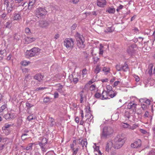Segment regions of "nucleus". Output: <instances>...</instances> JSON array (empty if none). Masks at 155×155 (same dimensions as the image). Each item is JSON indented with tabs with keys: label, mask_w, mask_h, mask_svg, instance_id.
I'll return each instance as SVG.
<instances>
[{
	"label": "nucleus",
	"mask_w": 155,
	"mask_h": 155,
	"mask_svg": "<svg viewBox=\"0 0 155 155\" xmlns=\"http://www.w3.org/2000/svg\"><path fill=\"white\" fill-rule=\"evenodd\" d=\"M113 147L114 149H118L120 148L125 143V140L120 135H117L113 141Z\"/></svg>",
	"instance_id": "1"
},
{
	"label": "nucleus",
	"mask_w": 155,
	"mask_h": 155,
	"mask_svg": "<svg viewBox=\"0 0 155 155\" xmlns=\"http://www.w3.org/2000/svg\"><path fill=\"white\" fill-rule=\"evenodd\" d=\"M114 130L110 127H105L103 129L101 134L102 138H106L109 137L113 133Z\"/></svg>",
	"instance_id": "2"
},
{
	"label": "nucleus",
	"mask_w": 155,
	"mask_h": 155,
	"mask_svg": "<svg viewBox=\"0 0 155 155\" xmlns=\"http://www.w3.org/2000/svg\"><path fill=\"white\" fill-rule=\"evenodd\" d=\"M76 38L77 42V46L80 48H84L85 45L84 44V39L83 36L79 33H77L76 35Z\"/></svg>",
	"instance_id": "3"
},
{
	"label": "nucleus",
	"mask_w": 155,
	"mask_h": 155,
	"mask_svg": "<svg viewBox=\"0 0 155 155\" xmlns=\"http://www.w3.org/2000/svg\"><path fill=\"white\" fill-rule=\"evenodd\" d=\"M4 4L6 5L8 13H10L14 8V2L12 0H4Z\"/></svg>",
	"instance_id": "4"
},
{
	"label": "nucleus",
	"mask_w": 155,
	"mask_h": 155,
	"mask_svg": "<svg viewBox=\"0 0 155 155\" xmlns=\"http://www.w3.org/2000/svg\"><path fill=\"white\" fill-rule=\"evenodd\" d=\"M47 11L43 8L39 7L35 11V16L38 18H41L47 14Z\"/></svg>",
	"instance_id": "5"
},
{
	"label": "nucleus",
	"mask_w": 155,
	"mask_h": 155,
	"mask_svg": "<svg viewBox=\"0 0 155 155\" xmlns=\"http://www.w3.org/2000/svg\"><path fill=\"white\" fill-rule=\"evenodd\" d=\"M41 50L38 48L34 47L28 51V54L30 57L35 56L39 54Z\"/></svg>",
	"instance_id": "6"
},
{
	"label": "nucleus",
	"mask_w": 155,
	"mask_h": 155,
	"mask_svg": "<svg viewBox=\"0 0 155 155\" xmlns=\"http://www.w3.org/2000/svg\"><path fill=\"white\" fill-rule=\"evenodd\" d=\"M64 45L68 49L72 48L74 45V41L71 38H68L64 41Z\"/></svg>",
	"instance_id": "7"
},
{
	"label": "nucleus",
	"mask_w": 155,
	"mask_h": 155,
	"mask_svg": "<svg viewBox=\"0 0 155 155\" xmlns=\"http://www.w3.org/2000/svg\"><path fill=\"white\" fill-rule=\"evenodd\" d=\"M48 21H46L42 20L39 22V25L40 27L45 28H47L49 25Z\"/></svg>",
	"instance_id": "8"
},
{
	"label": "nucleus",
	"mask_w": 155,
	"mask_h": 155,
	"mask_svg": "<svg viewBox=\"0 0 155 155\" xmlns=\"http://www.w3.org/2000/svg\"><path fill=\"white\" fill-rule=\"evenodd\" d=\"M141 142L140 139H137L133 143L131 144L132 147L134 148H137L140 147L141 146Z\"/></svg>",
	"instance_id": "9"
},
{
	"label": "nucleus",
	"mask_w": 155,
	"mask_h": 155,
	"mask_svg": "<svg viewBox=\"0 0 155 155\" xmlns=\"http://www.w3.org/2000/svg\"><path fill=\"white\" fill-rule=\"evenodd\" d=\"M136 47V46L135 44L132 45L130 46L127 50V53L130 55L133 54L135 52V50L134 48Z\"/></svg>",
	"instance_id": "10"
},
{
	"label": "nucleus",
	"mask_w": 155,
	"mask_h": 155,
	"mask_svg": "<svg viewBox=\"0 0 155 155\" xmlns=\"http://www.w3.org/2000/svg\"><path fill=\"white\" fill-rule=\"evenodd\" d=\"M36 40L35 38L31 37H26L24 39L25 44H28L31 43Z\"/></svg>",
	"instance_id": "11"
},
{
	"label": "nucleus",
	"mask_w": 155,
	"mask_h": 155,
	"mask_svg": "<svg viewBox=\"0 0 155 155\" xmlns=\"http://www.w3.org/2000/svg\"><path fill=\"white\" fill-rule=\"evenodd\" d=\"M137 105L136 104L130 102L127 105V108L128 109L132 110L133 112H135Z\"/></svg>",
	"instance_id": "12"
},
{
	"label": "nucleus",
	"mask_w": 155,
	"mask_h": 155,
	"mask_svg": "<svg viewBox=\"0 0 155 155\" xmlns=\"http://www.w3.org/2000/svg\"><path fill=\"white\" fill-rule=\"evenodd\" d=\"M97 5L100 7H104L106 5V0H97Z\"/></svg>",
	"instance_id": "13"
},
{
	"label": "nucleus",
	"mask_w": 155,
	"mask_h": 155,
	"mask_svg": "<svg viewBox=\"0 0 155 155\" xmlns=\"http://www.w3.org/2000/svg\"><path fill=\"white\" fill-rule=\"evenodd\" d=\"M113 147V143L111 141H108L107 143L106 147V150L109 152L110 150L111 149L112 147Z\"/></svg>",
	"instance_id": "14"
},
{
	"label": "nucleus",
	"mask_w": 155,
	"mask_h": 155,
	"mask_svg": "<svg viewBox=\"0 0 155 155\" xmlns=\"http://www.w3.org/2000/svg\"><path fill=\"white\" fill-rule=\"evenodd\" d=\"M44 76L40 74H35L34 77V79L37 80L38 81H41L43 79Z\"/></svg>",
	"instance_id": "15"
},
{
	"label": "nucleus",
	"mask_w": 155,
	"mask_h": 155,
	"mask_svg": "<svg viewBox=\"0 0 155 155\" xmlns=\"http://www.w3.org/2000/svg\"><path fill=\"white\" fill-rule=\"evenodd\" d=\"M11 140L8 138H4L2 140V143H3L5 146L11 143Z\"/></svg>",
	"instance_id": "16"
},
{
	"label": "nucleus",
	"mask_w": 155,
	"mask_h": 155,
	"mask_svg": "<svg viewBox=\"0 0 155 155\" xmlns=\"http://www.w3.org/2000/svg\"><path fill=\"white\" fill-rule=\"evenodd\" d=\"M109 92L107 91H103L102 94V99H106L108 98V96H109Z\"/></svg>",
	"instance_id": "17"
},
{
	"label": "nucleus",
	"mask_w": 155,
	"mask_h": 155,
	"mask_svg": "<svg viewBox=\"0 0 155 155\" xmlns=\"http://www.w3.org/2000/svg\"><path fill=\"white\" fill-rule=\"evenodd\" d=\"M153 65L152 64H150L149 65L148 70V74L150 75H152L153 73Z\"/></svg>",
	"instance_id": "18"
},
{
	"label": "nucleus",
	"mask_w": 155,
	"mask_h": 155,
	"mask_svg": "<svg viewBox=\"0 0 155 155\" xmlns=\"http://www.w3.org/2000/svg\"><path fill=\"white\" fill-rule=\"evenodd\" d=\"M52 99L51 98L47 97L44 98L43 99V102L45 104H49L51 102V100H52Z\"/></svg>",
	"instance_id": "19"
},
{
	"label": "nucleus",
	"mask_w": 155,
	"mask_h": 155,
	"mask_svg": "<svg viewBox=\"0 0 155 155\" xmlns=\"http://www.w3.org/2000/svg\"><path fill=\"white\" fill-rule=\"evenodd\" d=\"M48 122V124L51 127H52L54 124V119L52 117L49 118Z\"/></svg>",
	"instance_id": "20"
},
{
	"label": "nucleus",
	"mask_w": 155,
	"mask_h": 155,
	"mask_svg": "<svg viewBox=\"0 0 155 155\" xmlns=\"http://www.w3.org/2000/svg\"><path fill=\"white\" fill-rule=\"evenodd\" d=\"M35 2V0H30L28 5V8L29 9L32 8V7L34 5Z\"/></svg>",
	"instance_id": "21"
},
{
	"label": "nucleus",
	"mask_w": 155,
	"mask_h": 155,
	"mask_svg": "<svg viewBox=\"0 0 155 155\" xmlns=\"http://www.w3.org/2000/svg\"><path fill=\"white\" fill-rule=\"evenodd\" d=\"M47 142V140L46 138H43L41 140V142H39L38 144L39 145H43L45 146Z\"/></svg>",
	"instance_id": "22"
},
{
	"label": "nucleus",
	"mask_w": 155,
	"mask_h": 155,
	"mask_svg": "<svg viewBox=\"0 0 155 155\" xmlns=\"http://www.w3.org/2000/svg\"><path fill=\"white\" fill-rule=\"evenodd\" d=\"M106 11L109 13L113 14L115 12V9L114 8L109 7L107 9Z\"/></svg>",
	"instance_id": "23"
},
{
	"label": "nucleus",
	"mask_w": 155,
	"mask_h": 155,
	"mask_svg": "<svg viewBox=\"0 0 155 155\" xmlns=\"http://www.w3.org/2000/svg\"><path fill=\"white\" fill-rule=\"evenodd\" d=\"M13 124H5L4 126L3 127L2 129L3 130H6L9 127L13 126Z\"/></svg>",
	"instance_id": "24"
},
{
	"label": "nucleus",
	"mask_w": 155,
	"mask_h": 155,
	"mask_svg": "<svg viewBox=\"0 0 155 155\" xmlns=\"http://www.w3.org/2000/svg\"><path fill=\"white\" fill-rule=\"evenodd\" d=\"M117 94L116 91H113L112 92H110L109 94V96L111 98H112L115 97Z\"/></svg>",
	"instance_id": "25"
},
{
	"label": "nucleus",
	"mask_w": 155,
	"mask_h": 155,
	"mask_svg": "<svg viewBox=\"0 0 155 155\" xmlns=\"http://www.w3.org/2000/svg\"><path fill=\"white\" fill-rule=\"evenodd\" d=\"M128 70V65L125 64L124 65H122V70L124 71H127Z\"/></svg>",
	"instance_id": "26"
},
{
	"label": "nucleus",
	"mask_w": 155,
	"mask_h": 155,
	"mask_svg": "<svg viewBox=\"0 0 155 155\" xmlns=\"http://www.w3.org/2000/svg\"><path fill=\"white\" fill-rule=\"evenodd\" d=\"M23 1V0H15V2L16 3H19L18 6L21 5L23 7L26 4V3L24 2H23V3H21V2L22 1Z\"/></svg>",
	"instance_id": "27"
},
{
	"label": "nucleus",
	"mask_w": 155,
	"mask_h": 155,
	"mask_svg": "<svg viewBox=\"0 0 155 155\" xmlns=\"http://www.w3.org/2000/svg\"><path fill=\"white\" fill-rule=\"evenodd\" d=\"M21 18V16L19 13L15 14L14 15V20H19Z\"/></svg>",
	"instance_id": "28"
},
{
	"label": "nucleus",
	"mask_w": 155,
	"mask_h": 155,
	"mask_svg": "<svg viewBox=\"0 0 155 155\" xmlns=\"http://www.w3.org/2000/svg\"><path fill=\"white\" fill-rule=\"evenodd\" d=\"M76 140H74L73 141L72 144L70 145L71 148L72 150H74V145H76Z\"/></svg>",
	"instance_id": "29"
},
{
	"label": "nucleus",
	"mask_w": 155,
	"mask_h": 155,
	"mask_svg": "<svg viewBox=\"0 0 155 155\" xmlns=\"http://www.w3.org/2000/svg\"><path fill=\"white\" fill-rule=\"evenodd\" d=\"M14 39L16 41L19 40L21 38L20 35L18 34H15L14 36Z\"/></svg>",
	"instance_id": "30"
},
{
	"label": "nucleus",
	"mask_w": 155,
	"mask_h": 155,
	"mask_svg": "<svg viewBox=\"0 0 155 155\" xmlns=\"http://www.w3.org/2000/svg\"><path fill=\"white\" fill-rule=\"evenodd\" d=\"M100 46L99 48V54L100 55H102L103 53V46H102L101 44L100 45Z\"/></svg>",
	"instance_id": "31"
},
{
	"label": "nucleus",
	"mask_w": 155,
	"mask_h": 155,
	"mask_svg": "<svg viewBox=\"0 0 155 155\" xmlns=\"http://www.w3.org/2000/svg\"><path fill=\"white\" fill-rule=\"evenodd\" d=\"M122 126L124 128H128L129 129L130 125L127 123H123L121 124Z\"/></svg>",
	"instance_id": "32"
},
{
	"label": "nucleus",
	"mask_w": 155,
	"mask_h": 155,
	"mask_svg": "<svg viewBox=\"0 0 155 155\" xmlns=\"http://www.w3.org/2000/svg\"><path fill=\"white\" fill-rule=\"evenodd\" d=\"M32 144H33L31 143L29 144L28 146L26 148L24 149V150H31L32 147Z\"/></svg>",
	"instance_id": "33"
},
{
	"label": "nucleus",
	"mask_w": 155,
	"mask_h": 155,
	"mask_svg": "<svg viewBox=\"0 0 155 155\" xmlns=\"http://www.w3.org/2000/svg\"><path fill=\"white\" fill-rule=\"evenodd\" d=\"M106 88L107 89V91L108 92H109V93H110V92H112V87L111 86H110V85H108L107 86H106Z\"/></svg>",
	"instance_id": "34"
},
{
	"label": "nucleus",
	"mask_w": 155,
	"mask_h": 155,
	"mask_svg": "<svg viewBox=\"0 0 155 155\" xmlns=\"http://www.w3.org/2000/svg\"><path fill=\"white\" fill-rule=\"evenodd\" d=\"M116 68L118 71H120L122 70V65L120 64H117L116 65Z\"/></svg>",
	"instance_id": "35"
},
{
	"label": "nucleus",
	"mask_w": 155,
	"mask_h": 155,
	"mask_svg": "<svg viewBox=\"0 0 155 155\" xmlns=\"http://www.w3.org/2000/svg\"><path fill=\"white\" fill-rule=\"evenodd\" d=\"M100 70L101 67H100L99 65H98L96 66V68L94 72L96 73L97 74L100 71Z\"/></svg>",
	"instance_id": "36"
},
{
	"label": "nucleus",
	"mask_w": 155,
	"mask_h": 155,
	"mask_svg": "<svg viewBox=\"0 0 155 155\" xmlns=\"http://www.w3.org/2000/svg\"><path fill=\"white\" fill-rule=\"evenodd\" d=\"M138 127V125L134 124L132 126H130V125L129 129L132 130H134L137 128Z\"/></svg>",
	"instance_id": "37"
},
{
	"label": "nucleus",
	"mask_w": 155,
	"mask_h": 155,
	"mask_svg": "<svg viewBox=\"0 0 155 155\" xmlns=\"http://www.w3.org/2000/svg\"><path fill=\"white\" fill-rule=\"evenodd\" d=\"M30 63L29 61H24L21 62V64L22 65L26 66L28 65Z\"/></svg>",
	"instance_id": "38"
},
{
	"label": "nucleus",
	"mask_w": 155,
	"mask_h": 155,
	"mask_svg": "<svg viewBox=\"0 0 155 155\" xmlns=\"http://www.w3.org/2000/svg\"><path fill=\"white\" fill-rule=\"evenodd\" d=\"M112 31L111 27H108L104 31L106 33H110L112 32Z\"/></svg>",
	"instance_id": "39"
},
{
	"label": "nucleus",
	"mask_w": 155,
	"mask_h": 155,
	"mask_svg": "<svg viewBox=\"0 0 155 155\" xmlns=\"http://www.w3.org/2000/svg\"><path fill=\"white\" fill-rule=\"evenodd\" d=\"M148 106H147L145 104H141V108L143 110H146L148 107Z\"/></svg>",
	"instance_id": "40"
},
{
	"label": "nucleus",
	"mask_w": 155,
	"mask_h": 155,
	"mask_svg": "<svg viewBox=\"0 0 155 155\" xmlns=\"http://www.w3.org/2000/svg\"><path fill=\"white\" fill-rule=\"evenodd\" d=\"M5 26L6 28H11V23L9 22H7L5 24Z\"/></svg>",
	"instance_id": "41"
},
{
	"label": "nucleus",
	"mask_w": 155,
	"mask_h": 155,
	"mask_svg": "<svg viewBox=\"0 0 155 155\" xmlns=\"http://www.w3.org/2000/svg\"><path fill=\"white\" fill-rule=\"evenodd\" d=\"M110 69L109 68L106 67H104L103 69V71L107 73L109 72L110 71Z\"/></svg>",
	"instance_id": "42"
},
{
	"label": "nucleus",
	"mask_w": 155,
	"mask_h": 155,
	"mask_svg": "<svg viewBox=\"0 0 155 155\" xmlns=\"http://www.w3.org/2000/svg\"><path fill=\"white\" fill-rule=\"evenodd\" d=\"M79 148H77L76 149H74V150H72L73 151V153H72V155H76L77 152L78 151Z\"/></svg>",
	"instance_id": "43"
},
{
	"label": "nucleus",
	"mask_w": 155,
	"mask_h": 155,
	"mask_svg": "<svg viewBox=\"0 0 155 155\" xmlns=\"http://www.w3.org/2000/svg\"><path fill=\"white\" fill-rule=\"evenodd\" d=\"M95 87H96L95 85L94 84H93V85H91L90 86V88H89V89L90 90H91V91H93L95 90Z\"/></svg>",
	"instance_id": "44"
},
{
	"label": "nucleus",
	"mask_w": 155,
	"mask_h": 155,
	"mask_svg": "<svg viewBox=\"0 0 155 155\" xmlns=\"http://www.w3.org/2000/svg\"><path fill=\"white\" fill-rule=\"evenodd\" d=\"M31 78V77L29 75H26L25 77V79L24 80V81H27L29 79Z\"/></svg>",
	"instance_id": "45"
},
{
	"label": "nucleus",
	"mask_w": 155,
	"mask_h": 155,
	"mask_svg": "<svg viewBox=\"0 0 155 155\" xmlns=\"http://www.w3.org/2000/svg\"><path fill=\"white\" fill-rule=\"evenodd\" d=\"M87 139H84V142L82 145V147H83L84 145L86 147H87Z\"/></svg>",
	"instance_id": "46"
},
{
	"label": "nucleus",
	"mask_w": 155,
	"mask_h": 155,
	"mask_svg": "<svg viewBox=\"0 0 155 155\" xmlns=\"http://www.w3.org/2000/svg\"><path fill=\"white\" fill-rule=\"evenodd\" d=\"M83 77H84L87 74V70L86 69H84L82 71Z\"/></svg>",
	"instance_id": "47"
},
{
	"label": "nucleus",
	"mask_w": 155,
	"mask_h": 155,
	"mask_svg": "<svg viewBox=\"0 0 155 155\" xmlns=\"http://www.w3.org/2000/svg\"><path fill=\"white\" fill-rule=\"evenodd\" d=\"M94 96L96 98H98L101 97V94L99 93H97L95 94Z\"/></svg>",
	"instance_id": "48"
},
{
	"label": "nucleus",
	"mask_w": 155,
	"mask_h": 155,
	"mask_svg": "<svg viewBox=\"0 0 155 155\" xmlns=\"http://www.w3.org/2000/svg\"><path fill=\"white\" fill-rule=\"evenodd\" d=\"M93 58L94 59V64L96 63L99 59V58L97 57H94Z\"/></svg>",
	"instance_id": "49"
},
{
	"label": "nucleus",
	"mask_w": 155,
	"mask_h": 155,
	"mask_svg": "<svg viewBox=\"0 0 155 155\" xmlns=\"http://www.w3.org/2000/svg\"><path fill=\"white\" fill-rule=\"evenodd\" d=\"M6 107L5 105H2L1 107V109H0V111L1 112H2L5 109Z\"/></svg>",
	"instance_id": "50"
},
{
	"label": "nucleus",
	"mask_w": 155,
	"mask_h": 155,
	"mask_svg": "<svg viewBox=\"0 0 155 155\" xmlns=\"http://www.w3.org/2000/svg\"><path fill=\"white\" fill-rule=\"evenodd\" d=\"M26 107H27L28 108H30L31 107L33 106V105L32 104H31L30 103L28 102L26 103Z\"/></svg>",
	"instance_id": "51"
},
{
	"label": "nucleus",
	"mask_w": 155,
	"mask_h": 155,
	"mask_svg": "<svg viewBox=\"0 0 155 155\" xmlns=\"http://www.w3.org/2000/svg\"><path fill=\"white\" fill-rule=\"evenodd\" d=\"M46 88L45 87H40L38 88H37L36 89L35 91H38L39 90H44V89H45Z\"/></svg>",
	"instance_id": "52"
},
{
	"label": "nucleus",
	"mask_w": 155,
	"mask_h": 155,
	"mask_svg": "<svg viewBox=\"0 0 155 155\" xmlns=\"http://www.w3.org/2000/svg\"><path fill=\"white\" fill-rule=\"evenodd\" d=\"M25 32L26 34H29L30 32V29L28 28H26L25 29Z\"/></svg>",
	"instance_id": "53"
},
{
	"label": "nucleus",
	"mask_w": 155,
	"mask_h": 155,
	"mask_svg": "<svg viewBox=\"0 0 155 155\" xmlns=\"http://www.w3.org/2000/svg\"><path fill=\"white\" fill-rule=\"evenodd\" d=\"M27 119L29 121H31V120L34 119V117L32 115H30L28 116L27 117Z\"/></svg>",
	"instance_id": "54"
},
{
	"label": "nucleus",
	"mask_w": 155,
	"mask_h": 155,
	"mask_svg": "<svg viewBox=\"0 0 155 155\" xmlns=\"http://www.w3.org/2000/svg\"><path fill=\"white\" fill-rule=\"evenodd\" d=\"M62 87H63L61 85V88H58V91L60 93H63V90L62 89Z\"/></svg>",
	"instance_id": "55"
},
{
	"label": "nucleus",
	"mask_w": 155,
	"mask_h": 155,
	"mask_svg": "<svg viewBox=\"0 0 155 155\" xmlns=\"http://www.w3.org/2000/svg\"><path fill=\"white\" fill-rule=\"evenodd\" d=\"M28 135V134H27V133H25L24 134H23L21 136V138L22 140H25V139H26V138H24V136H27Z\"/></svg>",
	"instance_id": "56"
},
{
	"label": "nucleus",
	"mask_w": 155,
	"mask_h": 155,
	"mask_svg": "<svg viewBox=\"0 0 155 155\" xmlns=\"http://www.w3.org/2000/svg\"><path fill=\"white\" fill-rule=\"evenodd\" d=\"M151 101L149 99H147L144 101V103L147 104L148 105H150Z\"/></svg>",
	"instance_id": "57"
},
{
	"label": "nucleus",
	"mask_w": 155,
	"mask_h": 155,
	"mask_svg": "<svg viewBox=\"0 0 155 155\" xmlns=\"http://www.w3.org/2000/svg\"><path fill=\"white\" fill-rule=\"evenodd\" d=\"M40 147H41V150H42V151H43V152H46V150H45V148L44 147V145H39Z\"/></svg>",
	"instance_id": "58"
},
{
	"label": "nucleus",
	"mask_w": 155,
	"mask_h": 155,
	"mask_svg": "<svg viewBox=\"0 0 155 155\" xmlns=\"http://www.w3.org/2000/svg\"><path fill=\"white\" fill-rule=\"evenodd\" d=\"M140 131L143 134H146L147 133V132L145 130L143 129H140Z\"/></svg>",
	"instance_id": "59"
},
{
	"label": "nucleus",
	"mask_w": 155,
	"mask_h": 155,
	"mask_svg": "<svg viewBox=\"0 0 155 155\" xmlns=\"http://www.w3.org/2000/svg\"><path fill=\"white\" fill-rule=\"evenodd\" d=\"M5 145L3 144H0V150H2Z\"/></svg>",
	"instance_id": "60"
},
{
	"label": "nucleus",
	"mask_w": 155,
	"mask_h": 155,
	"mask_svg": "<svg viewBox=\"0 0 155 155\" xmlns=\"http://www.w3.org/2000/svg\"><path fill=\"white\" fill-rule=\"evenodd\" d=\"M77 26V25L74 24L71 27V29L72 30H74L76 28Z\"/></svg>",
	"instance_id": "61"
},
{
	"label": "nucleus",
	"mask_w": 155,
	"mask_h": 155,
	"mask_svg": "<svg viewBox=\"0 0 155 155\" xmlns=\"http://www.w3.org/2000/svg\"><path fill=\"white\" fill-rule=\"evenodd\" d=\"M54 98H56L58 97L59 94H58V93L57 92H54Z\"/></svg>",
	"instance_id": "62"
},
{
	"label": "nucleus",
	"mask_w": 155,
	"mask_h": 155,
	"mask_svg": "<svg viewBox=\"0 0 155 155\" xmlns=\"http://www.w3.org/2000/svg\"><path fill=\"white\" fill-rule=\"evenodd\" d=\"M4 117L6 119H10V117H9V114H6L4 116Z\"/></svg>",
	"instance_id": "63"
},
{
	"label": "nucleus",
	"mask_w": 155,
	"mask_h": 155,
	"mask_svg": "<svg viewBox=\"0 0 155 155\" xmlns=\"http://www.w3.org/2000/svg\"><path fill=\"white\" fill-rule=\"evenodd\" d=\"M78 81V79L77 78H73V82L74 84H76Z\"/></svg>",
	"instance_id": "64"
}]
</instances>
